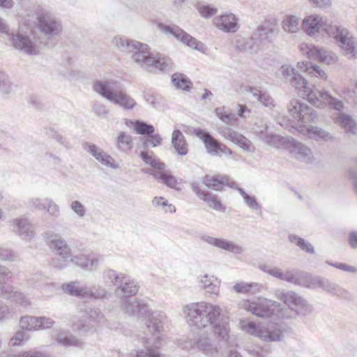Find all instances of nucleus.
Segmentation results:
<instances>
[{
    "label": "nucleus",
    "mask_w": 357,
    "mask_h": 357,
    "mask_svg": "<svg viewBox=\"0 0 357 357\" xmlns=\"http://www.w3.org/2000/svg\"><path fill=\"white\" fill-rule=\"evenodd\" d=\"M230 178L227 176L205 175L202 178V183L208 188L220 191L222 190L224 185L228 186Z\"/></svg>",
    "instance_id": "nucleus-32"
},
{
    "label": "nucleus",
    "mask_w": 357,
    "mask_h": 357,
    "mask_svg": "<svg viewBox=\"0 0 357 357\" xmlns=\"http://www.w3.org/2000/svg\"><path fill=\"white\" fill-rule=\"evenodd\" d=\"M194 347L199 349L206 356H213L217 353L213 344L207 337H200L194 344Z\"/></svg>",
    "instance_id": "nucleus-45"
},
{
    "label": "nucleus",
    "mask_w": 357,
    "mask_h": 357,
    "mask_svg": "<svg viewBox=\"0 0 357 357\" xmlns=\"http://www.w3.org/2000/svg\"><path fill=\"white\" fill-rule=\"evenodd\" d=\"M302 52L307 54L309 58L317 60L320 62L330 64L333 60L332 56L324 48L311 44H302Z\"/></svg>",
    "instance_id": "nucleus-27"
},
{
    "label": "nucleus",
    "mask_w": 357,
    "mask_h": 357,
    "mask_svg": "<svg viewBox=\"0 0 357 357\" xmlns=\"http://www.w3.org/2000/svg\"><path fill=\"white\" fill-rule=\"evenodd\" d=\"M13 89V83L8 76L0 67V92L3 94H9Z\"/></svg>",
    "instance_id": "nucleus-52"
},
{
    "label": "nucleus",
    "mask_w": 357,
    "mask_h": 357,
    "mask_svg": "<svg viewBox=\"0 0 357 357\" xmlns=\"http://www.w3.org/2000/svg\"><path fill=\"white\" fill-rule=\"evenodd\" d=\"M200 239L209 245L234 254H241L244 250L241 246L224 238H218L207 234H202L200 236Z\"/></svg>",
    "instance_id": "nucleus-22"
},
{
    "label": "nucleus",
    "mask_w": 357,
    "mask_h": 357,
    "mask_svg": "<svg viewBox=\"0 0 357 357\" xmlns=\"http://www.w3.org/2000/svg\"><path fill=\"white\" fill-rule=\"evenodd\" d=\"M140 158L147 165H151L156 171L163 170L165 167V164L158 159H155L149 151L145 150L141 151L139 153Z\"/></svg>",
    "instance_id": "nucleus-46"
},
{
    "label": "nucleus",
    "mask_w": 357,
    "mask_h": 357,
    "mask_svg": "<svg viewBox=\"0 0 357 357\" xmlns=\"http://www.w3.org/2000/svg\"><path fill=\"white\" fill-rule=\"evenodd\" d=\"M214 25L225 33H234L239 28L238 19L232 14H224L213 19Z\"/></svg>",
    "instance_id": "nucleus-24"
},
{
    "label": "nucleus",
    "mask_w": 357,
    "mask_h": 357,
    "mask_svg": "<svg viewBox=\"0 0 357 357\" xmlns=\"http://www.w3.org/2000/svg\"><path fill=\"white\" fill-rule=\"evenodd\" d=\"M46 135H48L50 137L55 139L57 142L64 146L65 147L68 146L69 142H68V140L54 129L47 128L46 130Z\"/></svg>",
    "instance_id": "nucleus-60"
},
{
    "label": "nucleus",
    "mask_w": 357,
    "mask_h": 357,
    "mask_svg": "<svg viewBox=\"0 0 357 357\" xmlns=\"http://www.w3.org/2000/svg\"><path fill=\"white\" fill-rule=\"evenodd\" d=\"M46 211L47 213L55 218H58L60 215V210L59 206L51 199L45 198Z\"/></svg>",
    "instance_id": "nucleus-58"
},
{
    "label": "nucleus",
    "mask_w": 357,
    "mask_h": 357,
    "mask_svg": "<svg viewBox=\"0 0 357 357\" xmlns=\"http://www.w3.org/2000/svg\"><path fill=\"white\" fill-rule=\"evenodd\" d=\"M291 87L295 88L299 97L307 100L317 107H321L324 104L339 112L344 108L343 102L333 97L328 91H313L309 86L305 78L293 68H291Z\"/></svg>",
    "instance_id": "nucleus-4"
},
{
    "label": "nucleus",
    "mask_w": 357,
    "mask_h": 357,
    "mask_svg": "<svg viewBox=\"0 0 357 357\" xmlns=\"http://www.w3.org/2000/svg\"><path fill=\"white\" fill-rule=\"evenodd\" d=\"M197 10L204 18L211 17L218 12V9L211 5H200L197 7Z\"/></svg>",
    "instance_id": "nucleus-59"
},
{
    "label": "nucleus",
    "mask_w": 357,
    "mask_h": 357,
    "mask_svg": "<svg viewBox=\"0 0 357 357\" xmlns=\"http://www.w3.org/2000/svg\"><path fill=\"white\" fill-rule=\"evenodd\" d=\"M57 342L65 347H80L82 345V342L71 335H61L57 337Z\"/></svg>",
    "instance_id": "nucleus-56"
},
{
    "label": "nucleus",
    "mask_w": 357,
    "mask_h": 357,
    "mask_svg": "<svg viewBox=\"0 0 357 357\" xmlns=\"http://www.w3.org/2000/svg\"><path fill=\"white\" fill-rule=\"evenodd\" d=\"M121 308L126 314L130 316L146 317L150 314L149 306L141 300L123 299Z\"/></svg>",
    "instance_id": "nucleus-19"
},
{
    "label": "nucleus",
    "mask_w": 357,
    "mask_h": 357,
    "mask_svg": "<svg viewBox=\"0 0 357 357\" xmlns=\"http://www.w3.org/2000/svg\"><path fill=\"white\" fill-rule=\"evenodd\" d=\"M294 242L301 250L307 253L313 254L314 252V247L304 238L291 234V243Z\"/></svg>",
    "instance_id": "nucleus-54"
},
{
    "label": "nucleus",
    "mask_w": 357,
    "mask_h": 357,
    "mask_svg": "<svg viewBox=\"0 0 357 357\" xmlns=\"http://www.w3.org/2000/svg\"><path fill=\"white\" fill-rule=\"evenodd\" d=\"M243 200L250 208L253 210H261V207L257 202L255 196H250L248 195Z\"/></svg>",
    "instance_id": "nucleus-64"
},
{
    "label": "nucleus",
    "mask_w": 357,
    "mask_h": 357,
    "mask_svg": "<svg viewBox=\"0 0 357 357\" xmlns=\"http://www.w3.org/2000/svg\"><path fill=\"white\" fill-rule=\"evenodd\" d=\"M248 91L252 93V96L265 107L269 108L275 107L273 99L266 92L259 91L253 86H249Z\"/></svg>",
    "instance_id": "nucleus-40"
},
{
    "label": "nucleus",
    "mask_w": 357,
    "mask_h": 357,
    "mask_svg": "<svg viewBox=\"0 0 357 357\" xmlns=\"http://www.w3.org/2000/svg\"><path fill=\"white\" fill-rule=\"evenodd\" d=\"M45 236L50 250L60 257L52 259V266L59 270L67 268L73 256L71 248L67 241L59 234L52 231L46 232Z\"/></svg>",
    "instance_id": "nucleus-7"
},
{
    "label": "nucleus",
    "mask_w": 357,
    "mask_h": 357,
    "mask_svg": "<svg viewBox=\"0 0 357 357\" xmlns=\"http://www.w3.org/2000/svg\"><path fill=\"white\" fill-rule=\"evenodd\" d=\"M70 208L80 218H83L86 215V209L83 204L79 201L75 200L70 204Z\"/></svg>",
    "instance_id": "nucleus-61"
},
{
    "label": "nucleus",
    "mask_w": 357,
    "mask_h": 357,
    "mask_svg": "<svg viewBox=\"0 0 357 357\" xmlns=\"http://www.w3.org/2000/svg\"><path fill=\"white\" fill-rule=\"evenodd\" d=\"M149 318L146 321V326L149 331L159 337L164 330V324L166 319L165 313L162 312H150L147 316Z\"/></svg>",
    "instance_id": "nucleus-28"
},
{
    "label": "nucleus",
    "mask_w": 357,
    "mask_h": 357,
    "mask_svg": "<svg viewBox=\"0 0 357 357\" xmlns=\"http://www.w3.org/2000/svg\"><path fill=\"white\" fill-rule=\"evenodd\" d=\"M274 31L275 25L265 22L253 32L250 40H243L244 49L255 53L266 49L273 41Z\"/></svg>",
    "instance_id": "nucleus-9"
},
{
    "label": "nucleus",
    "mask_w": 357,
    "mask_h": 357,
    "mask_svg": "<svg viewBox=\"0 0 357 357\" xmlns=\"http://www.w3.org/2000/svg\"><path fill=\"white\" fill-rule=\"evenodd\" d=\"M12 276L11 271L6 266L0 265V296L11 299L13 291V287L1 285V281L8 280Z\"/></svg>",
    "instance_id": "nucleus-38"
},
{
    "label": "nucleus",
    "mask_w": 357,
    "mask_h": 357,
    "mask_svg": "<svg viewBox=\"0 0 357 357\" xmlns=\"http://www.w3.org/2000/svg\"><path fill=\"white\" fill-rule=\"evenodd\" d=\"M70 261L84 271H93L98 268L99 259L93 253L72 256Z\"/></svg>",
    "instance_id": "nucleus-25"
},
{
    "label": "nucleus",
    "mask_w": 357,
    "mask_h": 357,
    "mask_svg": "<svg viewBox=\"0 0 357 357\" xmlns=\"http://www.w3.org/2000/svg\"><path fill=\"white\" fill-rule=\"evenodd\" d=\"M62 290L68 295L75 296L79 298H86L87 297L88 287L86 285H80L77 281L64 283L61 286Z\"/></svg>",
    "instance_id": "nucleus-33"
},
{
    "label": "nucleus",
    "mask_w": 357,
    "mask_h": 357,
    "mask_svg": "<svg viewBox=\"0 0 357 357\" xmlns=\"http://www.w3.org/2000/svg\"><path fill=\"white\" fill-rule=\"evenodd\" d=\"M234 136L235 137L231 142H233L234 143L237 144L240 148L243 149L245 151H247V152H253L254 151L255 146H253V144L250 140H249L245 136H243L241 134H239L238 132Z\"/></svg>",
    "instance_id": "nucleus-50"
},
{
    "label": "nucleus",
    "mask_w": 357,
    "mask_h": 357,
    "mask_svg": "<svg viewBox=\"0 0 357 357\" xmlns=\"http://www.w3.org/2000/svg\"><path fill=\"white\" fill-rule=\"evenodd\" d=\"M147 138L145 139L140 145V147L144 150L146 149L149 145L152 147L159 146L162 143V137L159 134L153 133L152 135H147Z\"/></svg>",
    "instance_id": "nucleus-55"
},
{
    "label": "nucleus",
    "mask_w": 357,
    "mask_h": 357,
    "mask_svg": "<svg viewBox=\"0 0 357 357\" xmlns=\"http://www.w3.org/2000/svg\"><path fill=\"white\" fill-rule=\"evenodd\" d=\"M303 29L309 36H314L321 29L331 36L336 26L328 23L325 17L312 14L305 17L303 20Z\"/></svg>",
    "instance_id": "nucleus-11"
},
{
    "label": "nucleus",
    "mask_w": 357,
    "mask_h": 357,
    "mask_svg": "<svg viewBox=\"0 0 357 357\" xmlns=\"http://www.w3.org/2000/svg\"><path fill=\"white\" fill-rule=\"evenodd\" d=\"M200 283L206 292L210 294L211 297L218 296L220 289V281L214 276L203 275L200 279Z\"/></svg>",
    "instance_id": "nucleus-36"
},
{
    "label": "nucleus",
    "mask_w": 357,
    "mask_h": 357,
    "mask_svg": "<svg viewBox=\"0 0 357 357\" xmlns=\"http://www.w3.org/2000/svg\"><path fill=\"white\" fill-rule=\"evenodd\" d=\"M33 13L36 16L35 26L41 35L52 40L61 35V21L54 14L39 7L34 9Z\"/></svg>",
    "instance_id": "nucleus-8"
},
{
    "label": "nucleus",
    "mask_w": 357,
    "mask_h": 357,
    "mask_svg": "<svg viewBox=\"0 0 357 357\" xmlns=\"http://www.w3.org/2000/svg\"><path fill=\"white\" fill-rule=\"evenodd\" d=\"M305 163L310 162L312 159V153L311 150L302 144L291 138V155Z\"/></svg>",
    "instance_id": "nucleus-30"
},
{
    "label": "nucleus",
    "mask_w": 357,
    "mask_h": 357,
    "mask_svg": "<svg viewBox=\"0 0 357 357\" xmlns=\"http://www.w3.org/2000/svg\"><path fill=\"white\" fill-rule=\"evenodd\" d=\"M333 120L335 123L340 126L347 132L355 135L357 131V124L350 115L344 113L333 115Z\"/></svg>",
    "instance_id": "nucleus-35"
},
{
    "label": "nucleus",
    "mask_w": 357,
    "mask_h": 357,
    "mask_svg": "<svg viewBox=\"0 0 357 357\" xmlns=\"http://www.w3.org/2000/svg\"><path fill=\"white\" fill-rule=\"evenodd\" d=\"M10 300L23 307H27L30 305V302L26 296L19 291H15Z\"/></svg>",
    "instance_id": "nucleus-57"
},
{
    "label": "nucleus",
    "mask_w": 357,
    "mask_h": 357,
    "mask_svg": "<svg viewBox=\"0 0 357 357\" xmlns=\"http://www.w3.org/2000/svg\"><path fill=\"white\" fill-rule=\"evenodd\" d=\"M124 273H117L112 269H108L102 273V281L105 285L116 286L121 282Z\"/></svg>",
    "instance_id": "nucleus-42"
},
{
    "label": "nucleus",
    "mask_w": 357,
    "mask_h": 357,
    "mask_svg": "<svg viewBox=\"0 0 357 357\" xmlns=\"http://www.w3.org/2000/svg\"><path fill=\"white\" fill-rule=\"evenodd\" d=\"M205 146L208 153L213 156H221L222 154L231 155V151L224 144L214 138L208 132L202 128L193 131Z\"/></svg>",
    "instance_id": "nucleus-12"
},
{
    "label": "nucleus",
    "mask_w": 357,
    "mask_h": 357,
    "mask_svg": "<svg viewBox=\"0 0 357 357\" xmlns=\"http://www.w3.org/2000/svg\"><path fill=\"white\" fill-rule=\"evenodd\" d=\"M317 276L298 270H291V283L307 289H314Z\"/></svg>",
    "instance_id": "nucleus-29"
},
{
    "label": "nucleus",
    "mask_w": 357,
    "mask_h": 357,
    "mask_svg": "<svg viewBox=\"0 0 357 357\" xmlns=\"http://www.w3.org/2000/svg\"><path fill=\"white\" fill-rule=\"evenodd\" d=\"M333 30L331 37L335 39L345 54L349 57L357 58V38L341 26H336Z\"/></svg>",
    "instance_id": "nucleus-13"
},
{
    "label": "nucleus",
    "mask_w": 357,
    "mask_h": 357,
    "mask_svg": "<svg viewBox=\"0 0 357 357\" xmlns=\"http://www.w3.org/2000/svg\"><path fill=\"white\" fill-rule=\"evenodd\" d=\"M313 284H314V289L321 288L324 292L331 296L347 300L351 298L350 294L347 290L328 278L317 276L316 282Z\"/></svg>",
    "instance_id": "nucleus-18"
},
{
    "label": "nucleus",
    "mask_w": 357,
    "mask_h": 357,
    "mask_svg": "<svg viewBox=\"0 0 357 357\" xmlns=\"http://www.w3.org/2000/svg\"><path fill=\"white\" fill-rule=\"evenodd\" d=\"M82 146L83 149L89 152L102 165L114 169L119 167V165L115 162L114 158L96 144L85 142Z\"/></svg>",
    "instance_id": "nucleus-20"
},
{
    "label": "nucleus",
    "mask_w": 357,
    "mask_h": 357,
    "mask_svg": "<svg viewBox=\"0 0 357 357\" xmlns=\"http://www.w3.org/2000/svg\"><path fill=\"white\" fill-rule=\"evenodd\" d=\"M112 43L117 48L123 52H133V61L142 68L149 71L158 69L160 71L169 70L172 67V61L169 58L157 54L154 56L149 52L148 45L128 38L116 36L112 39Z\"/></svg>",
    "instance_id": "nucleus-2"
},
{
    "label": "nucleus",
    "mask_w": 357,
    "mask_h": 357,
    "mask_svg": "<svg viewBox=\"0 0 357 357\" xmlns=\"http://www.w3.org/2000/svg\"><path fill=\"white\" fill-rule=\"evenodd\" d=\"M38 330L50 328L52 327L53 325L54 324V321L49 317H38Z\"/></svg>",
    "instance_id": "nucleus-63"
},
{
    "label": "nucleus",
    "mask_w": 357,
    "mask_h": 357,
    "mask_svg": "<svg viewBox=\"0 0 357 357\" xmlns=\"http://www.w3.org/2000/svg\"><path fill=\"white\" fill-rule=\"evenodd\" d=\"M38 317L26 315L21 317L20 327L26 331L38 330Z\"/></svg>",
    "instance_id": "nucleus-49"
},
{
    "label": "nucleus",
    "mask_w": 357,
    "mask_h": 357,
    "mask_svg": "<svg viewBox=\"0 0 357 357\" xmlns=\"http://www.w3.org/2000/svg\"><path fill=\"white\" fill-rule=\"evenodd\" d=\"M117 146L123 152H127L132 149V137L124 132H121L117 138Z\"/></svg>",
    "instance_id": "nucleus-53"
},
{
    "label": "nucleus",
    "mask_w": 357,
    "mask_h": 357,
    "mask_svg": "<svg viewBox=\"0 0 357 357\" xmlns=\"http://www.w3.org/2000/svg\"><path fill=\"white\" fill-rule=\"evenodd\" d=\"M240 305L246 311L263 318L269 317L273 314L276 307H278L280 305L278 302L266 298L258 299L257 301L246 300L243 301Z\"/></svg>",
    "instance_id": "nucleus-10"
},
{
    "label": "nucleus",
    "mask_w": 357,
    "mask_h": 357,
    "mask_svg": "<svg viewBox=\"0 0 357 357\" xmlns=\"http://www.w3.org/2000/svg\"><path fill=\"white\" fill-rule=\"evenodd\" d=\"M291 130L294 129L308 137L316 141H328L332 135L325 130L317 126H307L310 123H316L318 116L315 110L307 104L296 101L291 107Z\"/></svg>",
    "instance_id": "nucleus-3"
},
{
    "label": "nucleus",
    "mask_w": 357,
    "mask_h": 357,
    "mask_svg": "<svg viewBox=\"0 0 357 357\" xmlns=\"http://www.w3.org/2000/svg\"><path fill=\"white\" fill-rule=\"evenodd\" d=\"M103 315L98 308L86 310L80 317H75L73 320V328L75 331L84 333L95 323L101 322Z\"/></svg>",
    "instance_id": "nucleus-15"
},
{
    "label": "nucleus",
    "mask_w": 357,
    "mask_h": 357,
    "mask_svg": "<svg viewBox=\"0 0 357 357\" xmlns=\"http://www.w3.org/2000/svg\"><path fill=\"white\" fill-rule=\"evenodd\" d=\"M146 173L153 176L154 178L162 182L168 187L174 189L176 188V185L178 183L177 178L174 177L173 175L169 174L165 172H162V170L156 171L154 169L147 170Z\"/></svg>",
    "instance_id": "nucleus-39"
},
{
    "label": "nucleus",
    "mask_w": 357,
    "mask_h": 357,
    "mask_svg": "<svg viewBox=\"0 0 357 357\" xmlns=\"http://www.w3.org/2000/svg\"><path fill=\"white\" fill-rule=\"evenodd\" d=\"M172 144L177 153L185 155L188 153V144L181 130H174L172 135Z\"/></svg>",
    "instance_id": "nucleus-37"
},
{
    "label": "nucleus",
    "mask_w": 357,
    "mask_h": 357,
    "mask_svg": "<svg viewBox=\"0 0 357 357\" xmlns=\"http://www.w3.org/2000/svg\"><path fill=\"white\" fill-rule=\"evenodd\" d=\"M93 88L103 98L126 109H131L136 105L135 100L127 95L116 82L96 80L93 82Z\"/></svg>",
    "instance_id": "nucleus-5"
},
{
    "label": "nucleus",
    "mask_w": 357,
    "mask_h": 357,
    "mask_svg": "<svg viewBox=\"0 0 357 357\" xmlns=\"http://www.w3.org/2000/svg\"><path fill=\"white\" fill-rule=\"evenodd\" d=\"M7 38L11 47L29 56L40 54L41 48L47 42L34 31L29 33L20 31L7 33Z\"/></svg>",
    "instance_id": "nucleus-6"
},
{
    "label": "nucleus",
    "mask_w": 357,
    "mask_h": 357,
    "mask_svg": "<svg viewBox=\"0 0 357 357\" xmlns=\"http://www.w3.org/2000/svg\"><path fill=\"white\" fill-rule=\"evenodd\" d=\"M215 114L222 122L229 126H234L237 121L235 114L229 112L225 107L216 108Z\"/></svg>",
    "instance_id": "nucleus-47"
},
{
    "label": "nucleus",
    "mask_w": 357,
    "mask_h": 357,
    "mask_svg": "<svg viewBox=\"0 0 357 357\" xmlns=\"http://www.w3.org/2000/svg\"><path fill=\"white\" fill-rule=\"evenodd\" d=\"M14 231L23 240H31L35 235L33 226L27 219H16Z\"/></svg>",
    "instance_id": "nucleus-31"
},
{
    "label": "nucleus",
    "mask_w": 357,
    "mask_h": 357,
    "mask_svg": "<svg viewBox=\"0 0 357 357\" xmlns=\"http://www.w3.org/2000/svg\"><path fill=\"white\" fill-rule=\"evenodd\" d=\"M88 291L89 292L87 294V297L86 298H102L106 296V291L104 289H96L95 287H88Z\"/></svg>",
    "instance_id": "nucleus-62"
},
{
    "label": "nucleus",
    "mask_w": 357,
    "mask_h": 357,
    "mask_svg": "<svg viewBox=\"0 0 357 357\" xmlns=\"http://www.w3.org/2000/svg\"><path fill=\"white\" fill-rule=\"evenodd\" d=\"M135 131L142 135H152L155 132L153 126L146 123L145 121L137 120L132 123Z\"/></svg>",
    "instance_id": "nucleus-48"
},
{
    "label": "nucleus",
    "mask_w": 357,
    "mask_h": 357,
    "mask_svg": "<svg viewBox=\"0 0 357 357\" xmlns=\"http://www.w3.org/2000/svg\"><path fill=\"white\" fill-rule=\"evenodd\" d=\"M139 288V284L135 280L124 274L116 289V294L121 298L127 299L128 297L136 295Z\"/></svg>",
    "instance_id": "nucleus-21"
},
{
    "label": "nucleus",
    "mask_w": 357,
    "mask_h": 357,
    "mask_svg": "<svg viewBox=\"0 0 357 357\" xmlns=\"http://www.w3.org/2000/svg\"><path fill=\"white\" fill-rule=\"evenodd\" d=\"M262 285L255 282H240L234 285L233 289L239 294H255L259 291Z\"/></svg>",
    "instance_id": "nucleus-41"
},
{
    "label": "nucleus",
    "mask_w": 357,
    "mask_h": 357,
    "mask_svg": "<svg viewBox=\"0 0 357 357\" xmlns=\"http://www.w3.org/2000/svg\"><path fill=\"white\" fill-rule=\"evenodd\" d=\"M183 313L190 325L197 328L213 326L215 334L222 340H227L229 333V318L221 314V308L208 303H193L186 305Z\"/></svg>",
    "instance_id": "nucleus-1"
},
{
    "label": "nucleus",
    "mask_w": 357,
    "mask_h": 357,
    "mask_svg": "<svg viewBox=\"0 0 357 357\" xmlns=\"http://www.w3.org/2000/svg\"><path fill=\"white\" fill-rule=\"evenodd\" d=\"M62 290L68 295L75 296L79 298H86L87 297L88 287L86 285H80L77 281L64 283L61 286Z\"/></svg>",
    "instance_id": "nucleus-34"
},
{
    "label": "nucleus",
    "mask_w": 357,
    "mask_h": 357,
    "mask_svg": "<svg viewBox=\"0 0 357 357\" xmlns=\"http://www.w3.org/2000/svg\"><path fill=\"white\" fill-rule=\"evenodd\" d=\"M191 188L200 199L206 202L208 206H210L213 209L222 212L225 211V208L218 199L216 195L212 194L208 191L202 190L199 188V185L198 183H192L191 184Z\"/></svg>",
    "instance_id": "nucleus-26"
},
{
    "label": "nucleus",
    "mask_w": 357,
    "mask_h": 357,
    "mask_svg": "<svg viewBox=\"0 0 357 357\" xmlns=\"http://www.w3.org/2000/svg\"><path fill=\"white\" fill-rule=\"evenodd\" d=\"M313 311V307L303 297L291 291V318L305 317Z\"/></svg>",
    "instance_id": "nucleus-23"
},
{
    "label": "nucleus",
    "mask_w": 357,
    "mask_h": 357,
    "mask_svg": "<svg viewBox=\"0 0 357 357\" xmlns=\"http://www.w3.org/2000/svg\"><path fill=\"white\" fill-rule=\"evenodd\" d=\"M172 82L177 89L186 91H189L192 86L190 80L182 73H174L172 76Z\"/></svg>",
    "instance_id": "nucleus-44"
},
{
    "label": "nucleus",
    "mask_w": 357,
    "mask_h": 357,
    "mask_svg": "<svg viewBox=\"0 0 357 357\" xmlns=\"http://www.w3.org/2000/svg\"><path fill=\"white\" fill-rule=\"evenodd\" d=\"M240 324L243 331L266 342L280 341L283 337L279 329L264 330L253 321L242 320Z\"/></svg>",
    "instance_id": "nucleus-14"
},
{
    "label": "nucleus",
    "mask_w": 357,
    "mask_h": 357,
    "mask_svg": "<svg viewBox=\"0 0 357 357\" xmlns=\"http://www.w3.org/2000/svg\"><path fill=\"white\" fill-rule=\"evenodd\" d=\"M158 27L165 33L172 35L175 38L180 40L185 45H188L195 50H199V45H203V43L196 40L177 25L159 23L158 24Z\"/></svg>",
    "instance_id": "nucleus-16"
},
{
    "label": "nucleus",
    "mask_w": 357,
    "mask_h": 357,
    "mask_svg": "<svg viewBox=\"0 0 357 357\" xmlns=\"http://www.w3.org/2000/svg\"><path fill=\"white\" fill-rule=\"evenodd\" d=\"M260 128L255 129L257 136L261 140L265 142L270 146H273L278 149H289L290 146V139L288 137H284L278 135L268 134L266 130L268 126L263 123L262 121H259Z\"/></svg>",
    "instance_id": "nucleus-17"
},
{
    "label": "nucleus",
    "mask_w": 357,
    "mask_h": 357,
    "mask_svg": "<svg viewBox=\"0 0 357 357\" xmlns=\"http://www.w3.org/2000/svg\"><path fill=\"white\" fill-rule=\"evenodd\" d=\"M158 346L154 347H148L146 351H135L130 353L126 356H120L119 357H164V356L158 351Z\"/></svg>",
    "instance_id": "nucleus-51"
},
{
    "label": "nucleus",
    "mask_w": 357,
    "mask_h": 357,
    "mask_svg": "<svg viewBox=\"0 0 357 357\" xmlns=\"http://www.w3.org/2000/svg\"><path fill=\"white\" fill-rule=\"evenodd\" d=\"M259 267L261 271L268 273L273 277L287 282H290V275L287 273H284L278 268L273 267L266 264H260Z\"/></svg>",
    "instance_id": "nucleus-43"
}]
</instances>
